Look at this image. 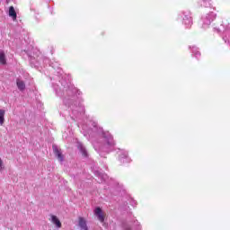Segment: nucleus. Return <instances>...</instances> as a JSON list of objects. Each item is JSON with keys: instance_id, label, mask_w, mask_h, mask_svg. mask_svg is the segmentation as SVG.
Wrapping results in <instances>:
<instances>
[{"instance_id": "obj_1", "label": "nucleus", "mask_w": 230, "mask_h": 230, "mask_svg": "<svg viewBox=\"0 0 230 230\" xmlns=\"http://www.w3.org/2000/svg\"><path fill=\"white\" fill-rule=\"evenodd\" d=\"M44 64H49L52 69H55L57 75L53 77L52 87L59 98L62 99L65 107L67 108V111L70 113V118L76 121L78 118H82L85 114V107L82 102H78L82 92L78 90L71 82L66 80L64 71L60 67V63L53 59L49 60L48 58H43Z\"/></svg>"}, {"instance_id": "obj_2", "label": "nucleus", "mask_w": 230, "mask_h": 230, "mask_svg": "<svg viewBox=\"0 0 230 230\" xmlns=\"http://www.w3.org/2000/svg\"><path fill=\"white\" fill-rule=\"evenodd\" d=\"M84 137H87L92 141L95 152L99 154L101 157L109 155L111 152H114L116 148V141L111 132L103 130L102 128L93 126V128L88 131H83Z\"/></svg>"}, {"instance_id": "obj_3", "label": "nucleus", "mask_w": 230, "mask_h": 230, "mask_svg": "<svg viewBox=\"0 0 230 230\" xmlns=\"http://www.w3.org/2000/svg\"><path fill=\"white\" fill-rule=\"evenodd\" d=\"M214 31L222 33V39L226 44L230 46V23L221 24L219 27H214Z\"/></svg>"}, {"instance_id": "obj_4", "label": "nucleus", "mask_w": 230, "mask_h": 230, "mask_svg": "<svg viewBox=\"0 0 230 230\" xmlns=\"http://www.w3.org/2000/svg\"><path fill=\"white\" fill-rule=\"evenodd\" d=\"M216 19H217V13L209 12L204 14L201 17L202 28L204 30H207V28H209V26H211V22H213V21H215Z\"/></svg>"}, {"instance_id": "obj_5", "label": "nucleus", "mask_w": 230, "mask_h": 230, "mask_svg": "<svg viewBox=\"0 0 230 230\" xmlns=\"http://www.w3.org/2000/svg\"><path fill=\"white\" fill-rule=\"evenodd\" d=\"M179 17L182 19V24H184L185 28H190L193 25V19L191 18V13L190 11L181 12Z\"/></svg>"}, {"instance_id": "obj_6", "label": "nucleus", "mask_w": 230, "mask_h": 230, "mask_svg": "<svg viewBox=\"0 0 230 230\" xmlns=\"http://www.w3.org/2000/svg\"><path fill=\"white\" fill-rule=\"evenodd\" d=\"M118 155L120 164H127L128 163H131L132 161V159L128 157V152H127L125 149H119L118 152Z\"/></svg>"}, {"instance_id": "obj_7", "label": "nucleus", "mask_w": 230, "mask_h": 230, "mask_svg": "<svg viewBox=\"0 0 230 230\" xmlns=\"http://www.w3.org/2000/svg\"><path fill=\"white\" fill-rule=\"evenodd\" d=\"M52 148L58 161H59V163H64V155L62 154V150L57 146H53Z\"/></svg>"}, {"instance_id": "obj_8", "label": "nucleus", "mask_w": 230, "mask_h": 230, "mask_svg": "<svg viewBox=\"0 0 230 230\" xmlns=\"http://www.w3.org/2000/svg\"><path fill=\"white\" fill-rule=\"evenodd\" d=\"M94 215L97 217L98 220H100L102 223L105 222V217L103 216V210L100 207H97L94 209Z\"/></svg>"}, {"instance_id": "obj_9", "label": "nucleus", "mask_w": 230, "mask_h": 230, "mask_svg": "<svg viewBox=\"0 0 230 230\" xmlns=\"http://www.w3.org/2000/svg\"><path fill=\"white\" fill-rule=\"evenodd\" d=\"M77 148L82 154L83 157H89V153L87 152V148H85V146H84V144L78 142Z\"/></svg>"}, {"instance_id": "obj_10", "label": "nucleus", "mask_w": 230, "mask_h": 230, "mask_svg": "<svg viewBox=\"0 0 230 230\" xmlns=\"http://www.w3.org/2000/svg\"><path fill=\"white\" fill-rule=\"evenodd\" d=\"M189 49L191 50L192 57H195L196 58H200V51L199 50V48H197V46L192 45L190 46Z\"/></svg>"}, {"instance_id": "obj_11", "label": "nucleus", "mask_w": 230, "mask_h": 230, "mask_svg": "<svg viewBox=\"0 0 230 230\" xmlns=\"http://www.w3.org/2000/svg\"><path fill=\"white\" fill-rule=\"evenodd\" d=\"M93 173H94V175H96V177L101 179L99 182H103L104 181H107V179H109V176H107V174H105L100 171H94Z\"/></svg>"}, {"instance_id": "obj_12", "label": "nucleus", "mask_w": 230, "mask_h": 230, "mask_svg": "<svg viewBox=\"0 0 230 230\" xmlns=\"http://www.w3.org/2000/svg\"><path fill=\"white\" fill-rule=\"evenodd\" d=\"M78 226L82 230L89 229V227L87 226V221L82 217H79Z\"/></svg>"}, {"instance_id": "obj_13", "label": "nucleus", "mask_w": 230, "mask_h": 230, "mask_svg": "<svg viewBox=\"0 0 230 230\" xmlns=\"http://www.w3.org/2000/svg\"><path fill=\"white\" fill-rule=\"evenodd\" d=\"M51 222L56 226V227H58V229H60V227H62V223L60 222L58 217H57V216H51Z\"/></svg>"}, {"instance_id": "obj_14", "label": "nucleus", "mask_w": 230, "mask_h": 230, "mask_svg": "<svg viewBox=\"0 0 230 230\" xmlns=\"http://www.w3.org/2000/svg\"><path fill=\"white\" fill-rule=\"evenodd\" d=\"M198 1V4H199V6H202L203 8H209V6H211V1L209 0H197Z\"/></svg>"}, {"instance_id": "obj_15", "label": "nucleus", "mask_w": 230, "mask_h": 230, "mask_svg": "<svg viewBox=\"0 0 230 230\" xmlns=\"http://www.w3.org/2000/svg\"><path fill=\"white\" fill-rule=\"evenodd\" d=\"M9 17H12L13 21L17 19V13L15 12V8H13V6L9 7Z\"/></svg>"}, {"instance_id": "obj_16", "label": "nucleus", "mask_w": 230, "mask_h": 230, "mask_svg": "<svg viewBox=\"0 0 230 230\" xmlns=\"http://www.w3.org/2000/svg\"><path fill=\"white\" fill-rule=\"evenodd\" d=\"M16 85L19 89V91H24L26 89V84H24V81L17 79Z\"/></svg>"}, {"instance_id": "obj_17", "label": "nucleus", "mask_w": 230, "mask_h": 230, "mask_svg": "<svg viewBox=\"0 0 230 230\" xmlns=\"http://www.w3.org/2000/svg\"><path fill=\"white\" fill-rule=\"evenodd\" d=\"M4 110L0 109V126L3 127L4 125Z\"/></svg>"}, {"instance_id": "obj_18", "label": "nucleus", "mask_w": 230, "mask_h": 230, "mask_svg": "<svg viewBox=\"0 0 230 230\" xmlns=\"http://www.w3.org/2000/svg\"><path fill=\"white\" fill-rule=\"evenodd\" d=\"M0 64H2V66L6 65V56H4V52L0 53Z\"/></svg>"}, {"instance_id": "obj_19", "label": "nucleus", "mask_w": 230, "mask_h": 230, "mask_svg": "<svg viewBox=\"0 0 230 230\" xmlns=\"http://www.w3.org/2000/svg\"><path fill=\"white\" fill-rule=\"evenodd\" d=\"M133 226L136 227L137 230H141V223H139L137 219H135L133 221Z\"/></svg>"}, {"instance_id": "obj_20", "label": "nucleus", "mask_w": 230, "mask_h": 230, "mask_svg": "<svg viewBox=\"0 0 230 230\" xmlns=\"http://www.w3.org/2000/svg\"><path fill=\"white\" fill-rule=\"evenodd\" d=\"M122 227L124 230H132V227H130V226H128L127 223H123Z\"/></svg>"}, {"instance_id": "obj_21", "label": "nucleus", "mask_w": 230, "mask_h": 230, "mask_svg": "<svg viewBox=\"0 0 230 230\" xmlns=\"http://www.w3.org/2000/svg\"><path fill=\"white\" fill-rule=\"evenodd\" d=\"M129 204L130 206H132L133 208H136V206H137V202L136 200H134L133 199H131L129 200Z\"/></svg>"}, {"instance_id": "obj_22", "label": "nucleus", "mask_w": 230, "mask_h": 230, "mask_svg": "<svg viewBox=\"0 0 230 230\" xmlns=\"http://www.w3.org/2000/svg\"><path fill=\"white\" fill-rule=\"evenodd\" d=\"M4 169V164H3V159L0 158V172Z\"/></svg>"}, {"instance_id": "obj_23", "label": "nucleus", "mask_w": 230, "mask_h": 230, "mask_svg": "<svg viewBox=\"0 0 230 230\" xmlns=\"http://www.w3.org/2000/svg\"><path fill=\"white\" fill-rule=\"evenodd\" d=\"M5 1H6L7 4L10 3V0H5Z\"/></svg>"}, {"instance_id": "obj_24", "label": "nucleus", "mask_w": 230, "mask_h": 230, "mask_svg": "<svg viewBox=\"0 0 230 230\" xmlns=\"http://www.w3.org/2000/svg\"><path fill=\"white\" fill-rule=\"evenodd\" d=\"M60 114H62V111H60Z\"/></svg>"}]
</instances>
